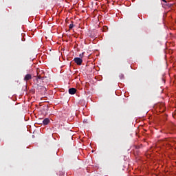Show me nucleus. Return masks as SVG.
<instances>
[{
    "label": "nucleus",
    "mask_w": 176,
    "mask_h": 176,
    "mask_svg": "<svg viewBox=\"0 0 176 176\" xmlns=\"http://www.w3.org/2000/svg\"><path fill=\"white\" fill-rule=\"evenodd\" d=\"M119 78H120V79H124V75L123 74H120L119 75Z\"/></svg>",
    "instance_id": "obj_7"
},
{
    "label": "nucleus",
    "mask_w": 176,
    "mask_h": 176,
    "mask_svg": "<svg viewBox=\"0 0 176 176\" xmlns=\"http://www.w3.org/2000/svg\"><path fill=\"white\" fill-rule=\"evenodd\" d=\"M42 123L44 126H47L49 123H50V120L49 118H45L43 121Z\"/></svg>",
    "instance_id": "obj_4"
},
{
    "label": "nucleus",
    "mask_w": 176,
    "mask_h": 176,
    "mask_svg": "<svg viewBox=\"0 0 176 176\" xmlns=\"http://www.w3.org/2000/svg\"><path fill=\"white\" fill-rule=\"evenodd\" d=\"M35 77H36V89H39V87H41L43 90H46V87L42 85V80H43V77H42L38 73H37V76H35Z\"/></svg>",
    "instance_id": "obj_1"
},
{
    "label": "nucleus",
    "mask_w": 176,
    "mask_h": 176,
    "mask_svg": "<svg viewBox=\"0 0 176 176\" xmlns=\"http://www.w3.org/2000/svg\"><path fill=\"white\" fill-rule=\"evenodd\" d=\"M74 23H71L69 25V30H72L74 28Z\"/></svg>",
    "instance_id": "obj_8"
},
{
    "label": "nucleus",
    "mask_w": 176,
    "mask_h": 176,
    "mask_svg": "<svg viewBox=\"0 0 176 176\" xmlns=\"http://www.w3.org/2000/svg\"><path fill=\"white\" fill-rule=\"evenodd\" d=\"M74 61L77 64V65H80L82 63H83V60L78 57L74 58Z\"/></svg>",
    "instance_id": "obj_2"
},
{
    "label": "nucleus",
    "mask_w": 176,
    "mask_h": 176,
    "mask_svg": "<svg viewBox=\"0 0 176 176\" xmlns=\"http://www.w3.org/2000/svg\"><path fill=\"white\" fill-rule=\"evenodd\" d=\"M75 93H76V89H75V88L69 89V94L74 95V94H75Z\"/></svg>",
    "instance_id": "obj_5"
},
{
    "label": "nucleus",
    "mask_w": 176,
    "mask_h": 176,
    "mask_svg": "<svg viewBox=\"0 0 176 176\" xmlns=\"http://www.w3.org/2000/svg\"><path fill=\"white\" fill-rule=\"evenodd\" d=\"M32 79V76L31 74H26L24 77L25 82H28V80H31Z\"/></svg>",
    "instance_id": "obj_3"
},
{
    "label": "nucleus",
    "mask_w": 176,
    "mask_h": 176,
    "mask_svg": "<svg viewBox=\"0 0 176 176\" xmlns=\"http://www.w3.org/2000/svg\"><path fill=\"white\" fill-rule=\"evenodd\" d=\"M84 55H85V52H82V54H80V57H81L82 58V57H83Z\"/></svg>",
    "instance_id": "obj_9"
},
{
    "label": "nucleus",
    "mask_w": 176,
    "mask_h": 176,
    "mask_svg": "<svg viewBox=\"0 0 176 176\" xmlns=\"http://www.w3.org/2000/svg\"><path fill=\"white\" fill-rule=\"evenodd\" d=\"M162 6L163 8H166V6H168V3H167V1L166 0H162Z\"/></svg>",
    "instance_id": "obj_6"
}]
</instances>
